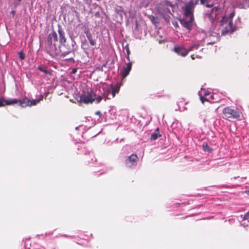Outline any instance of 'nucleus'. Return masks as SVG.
Instances as JSON below:
<instances>
[{
    "mask_svg": "<svg viewBox=\"0 0 249 249\" xmlns=\"http://www.w3.org/2000/svg\"><path fill=\"white\" fill-rule=\"evenodd\" d=\"M198 47H199L198 44H194L190 47V48L188 50L189 51V52L190 51H193L195 49H196V50L198 49Z\"/></svg>",
    "mask_w": 249,
    "mask_h": 249,
    "instance_id": "24",
    "label": "nucleus"
},
{
    "mask_svg": "<svg viewBox=\"0 0 249 249\" xmlns=\"http://www.w3.org/2000/svg\"><path fill=\"white\" fill-rule=\"evenodd\" d=\"M43 99V96L40 95L39 97L37 99H32V106H35L39 103Z\"/></svg>",
    "mask_w": 249,
    "mask_h": 249,
    "instance_id": "20",
    "label": "nucleus"
},
{
    "mask_svg": "<svg viewBox=\"0 0 249 249\" xmlns=\"http://www.w3.org/2000/svg\"><path fill=\"white\" fill-rule=\"evenodd\" d=\"M203 150L205 151L210 152L211 151V149L210 148L209 146L207 144V143H204L203 144Z\"/></svg>",
    "mask_w": 249,
    "mask_h": 249,
    "instance_id": "25",
    "label": "nucleus"
},
{
    "mask_svg": "<svg viewBox=\"0 0 249 249\" xmlns=\"http://www.w3.org/2000/svg\"><path fill=\"white\" fill-rule=\"evenodd\" d=\"M95 114L96 115H99L100 116V117L102 116V114H101V112L100 111H96Z\"/></svg>",
    "mask_w": 249,
    "mask_h": 249,
    "instance_id": "33",
    "label": "nucleus"
},
{
    "mask_svg": "<svg viewBox=\"0 0 249 249\" xmlns=\"http://www.w3.org/2000/svg\"><path fill=\"white\" fill-rule=\"evenodd\" d=\"M137 156L135 154H132L128 157L125 160V164L127 167L133 168L137 164Z\"/></svg>",
    "mask_w": 249,
    "mask_h": 249,
    "instance_id": "9",
    "label": "nucleus"
},
{
    "mask_svg": "<svg viewBox=\"0 0 249 249\" xmlns=\"http://www.w3.org/2000/svg\"><path fill=\"white\" fill-rule=\"evenodd\" d=\"M191 57L192 59L193 60L195 59V58L194 54L191 55Z\"/></svg>",
    "mask_w": 249,
    "mask_h": 249,
    "instance_id": "37",
    "label": "nucleus"
},
{
    "mask_svg": "<svg viewBox=\"0 0 249 249\" xmlns=\"http://www.w3.org/2000/svg\"><path fill=\"white\" fill-rule=\"evenodd\" d=\"M126 53H127V58L129 61H130L129 56V54H130V50L128 47H127V48H126Z\"/></svg>",
    "mask_w": 249,
    "mask_h": 249,
    "instance_id": "30",
    "label": "nucleus"
},
{
    "mask_svg": "<svg viewBox=\"0 0 249 249\" xmlns=\"http://www.w3.org/2000/svg\"><path fill=\"white\" fill-rule=\"evenodd\" d=\"M56 48L57 52H58L56 54H51V55L53 56L59 55L65 57L68 55H70V57L66 58V59L71 60L73 58L74 54V52L71 49L66 50V46L64 44L60 45V47H58Z\"/></svg>",
    "mask_w": 249,
    "mask_h": 249,
    "instance_id": "4",
    "label": "nucleus"
},
{
    "mask_svg": "<svg viewBox=\"0 0 249 249\" xmlns=\"http://www.w3.org/2000/svg\"><path fill=\"white\" fill-rule=\"evenodd\" d=\"M223 118L225 119H239L240 113L231 107H226L223 110Z\"/></svg>",
    "mask_w": 249,
    "mask_h": 249,
    "instance_id": "5",
    "label": "nucleus"
},
{
    "mask_svg": "<svg viewBox=\"0 0 249 249\" xmlns=\"http://www.w3.org/2000/svg\"><path fill=\"white\" fill-rule=\"evenodd\" d=\"M194 21V17L186 18L185 19L180 20L181 24L186 29L190 30L192 27V22Z\"/></svg>",
    "mask_w": 249,
    "mask_h": 249,
    "instance_id": "10",
    "label": "nucleus"
},
{
    "mask_svg": "<svg viewBox=\"0 0 249 249\" xmlns=\"http://www.w3.org/2000/svg\"><path fill=\"white\" fill-rule=\"evenodd\" d=\"M234 15H235V13L233 11L231 13H230L229 16H226L227 17V18H228V19H230V20H231L232 21V18L234 16Z\"/></svg>",
    "mask_w": 249,
    "mask_h": 249,
    "instance_id": "27",
    "label": "nucleus"
},
{
    "mask_svg": "<svg viewBox=\"0 0 249 249\" xmlns=\"http://www.w3.org/2000/svg\"><path fill=\"white\" fill-rule=\"evenodd\" d=\"M76 71H77V69H73L72 70L71 72L72 73H76Z\"/></svg>",
    "mask_w": 249,
    "mask_h": 249,
    "instance_id": "36",
    "label": "nucleus"
},
{
    "mask_svg": "<svg viewBox=\"0 0 249 249\" xmlns=\"http://www.w3.org/2000/svg\"><path fill=\"white\" fill-rule=\"evenodd\" d=\"M110 88V87H107L106 90H104L103 95L105 97H106L107 99H110V95L111 96V92L109 91V89Z\"/></svg>",
    "mask_w": 249,
    "mask_h": 249,
    "instance_id": "18",
    "label": "nucleus"
},
{
    "mask_svg": "<svg viewBox=\"0 0 249 249\" xmlns=\"http://www.w3.org/2000/svg\"><path fill=\"white\" fill-rule=\"evenodd\" d=\"M220 22L224 28L221 33L222 36H225L234 32V27L233 26L232 22L230 19H228L226 16L222 17Z\"/></svg>",
    "mask_w": 249,
    "mask_h": 249,
    "instance_id": "3",
    "label": "nucleus"
},
{
    "mask_svg": "<svg viewBox=\"0 0 249 249\" xmlns=\"http://www.w3.org/2000/svg\"><path fill=\"white\" fill-rule=\"evenodd\" d=\"M67 56H68V57H67V58H68V57H70V55H67Z\"/></svg>",
    "mask_w": 249,
    "mask_h": 249,
    "instance_id": "43",
    "label": "nucleus"
},
{
    "mask_svg": "<svg viewBox=\"0 0 249 249\" xmlns=\"http://www.w3.org/2000/svg\"><path fill=\"white\" fill-rule=\"evenodd\" d=\"M18 56L20 59L23 60L24 58V54L22 52H20L18 53Z\"/></svg>",
    "mask_w": 249,
    "mask_h": 249,
    "instance_id": "28",
    "label": "nucleus"
},
{
    "mask_svg": "<svg viewBox=\"0 0 249 249\" xmlns=\"http://www.w3.org/2000/svg\"><path fill=\"white\" fill-rule=\"evenodd\" d=\"M115 11L116 14L122 18L124 12H123L122 8L120 7L119 8H116Z\"/></svg>",
    "mask_w": 249,
    "mask_h": 249,
    "instance_id": "21",
    "label": "nucleus"
},
{
    "mask_svg": "<svg viewBox=\"0 0 249 249\" xmlns=\"http://www.w3.org/2000/svg\"><path fill=\"white\" fill-rule=\"evenodd\" d=\"M210 92L208 91H205L204 89H202V95L203 94L204 96H207L210 94Z\"/></svg>",
    "mask_w": 249,
    "mask_h": 249,
    "instance_id": "29",
    "label": "nucleus"
},
{
    "mask_svg": "<svg viewBox=\"0 0 249 249\" xmlns=\"http://www.w3.org/2000/svg\"><path fill=\"white\" fill-rule=\"evenodd\" d=\"M19 103L22 107H25L27 106L31 105V102L29 100L27 104L24 102H21L20 100L17 99H11L8 100H5L3 98H0V107H3L6 105H11Z\"/></svg>",
    "mask_w": 249,
    "mask_h": 249,
    "instance_id": "6",
    "label": "nucleus"
},
{
    "mask_svg": "<svg viewBox=\"0 0 249 249\" xmlns=\"http://www.w3.org/2000/svg\"><path fill=\"white\" fill-rule=\"evenodd\" d=\"M38 69L46 74H51V71L46 67H41L40 66H39L38 67Z\"/></svg>",
    "mask_w": 249,
    "mask_h": 249,
    "instance_id": "19",
    "label": "nucleus"
},
{
    "mask_svg": "<svg viewBox=\"0 0 249 249\" xmlns=\"http://www.w3.org/2000/svg\"><path fill=\"white\" fill-rule=\"evenodd\" d=\"M173 7V4L170 1L168 0H163L158 4V11L165 20H169L168 14L173 15L170 10V8H172Z\"/></svg>",
    "mask_w": 249,
    "mask_h": 249,
    "instance_id": "2",
    "label": "nucleus"
},
{
    "mask_svg": "<svg viewBox=\"0 0 249 249\" xmlns=\"http://www.w3.org/2000/svg\"><path fill=\"white\" fill-rule=\"evenodd\" d=\"M12 14H15V11H12L11 12Z\"/></svg>",
    "mask_w": 249,
    "mask_h": 249,
    "instance_id": "39",
    "label": "nucleus"
},
{
    "mask_svg": "<svg viewBox=\"0 0 249 249\" xmlns=\"http://www.w3.org/2000/svg\"><path fill=\"white\" fill-rule=\"evenodd\" d=\"M85 33L86 35V36H87V34H91L89 31V29H87V30L85 31Z\"/></svg>",
    "mask_w": 249,
    "mask_h": 249,
    "instance_id": "34",
    "label": "nucleus"
},
{
    "mask_svg": "<svg viewBox=\"0 0 249 249\" xmlns=\"http://www.w3.org/2000/svg\"><path fill=\"white\" fill-rule=\"evenodd\" d=\"M237 178V177H234V179H236Z\"/></svg>",
    "mask_w": 249,
    "mask_h": 249,
    "instance_id": "44",
    "label": "nucleus"
},
{
    "mask_svg": "<svg viewBox=\"0 0 249 249\" xmlns=\"http://www.w3.org/2000/svg\"><path fill=\"white\" fill-rule=\"evenodd\" d=\"M79 98L80 101L82 102L85 104L91 103L95 101V93L92 90L84 91Z\"/></svg>",
    "mask_w": 249,
    "mask_h": 249,
    "instance_id": "7",
    "label": "nucleus"
},
{
    "mask_svg": "<svg viewBox=\"0 0 249 249\" xmlns=\"http://www.w3.org/2000/svg\"><path fill=\"white\" fill-rule=\"evenodd\" d=\"M200 99L202 103H204L205 101H208V99L206 98H204L202 96V88L201 89V92H199Z\"/></svg>",
    "mask_w": 249,
    "mask_h": 249,
    "instance_id": "23",
    "label": "nucleus"
},
{
    "mask_svg": "<svg viewBox=\"0 0 249 249\" xmlns=\"http://www.w3.org/2000/svg\"><path fill=\"white\" fill-rule=\"evenodd\" d=\"M200 3L208 8H211L213 6V3H210L209 0H200Z\"/></svg>",
    "mask_w": 249,
    "mask_h": 249,
    "instance_id": "17",
    "label": "nucleus"
},
{
    "mask_svg": "<svg viewBox=\"0 0 249 249\" xmlns=\"http://www.w3.org/2000/svg\"><path fill=\"white\" fill-rule=\"evenodd\" d=\"M218 2H219L218 0H213V2H211L210 1H209L210 3H213V5L215 4L218 3Z\"/></svg>",
    "mask_w": 249,
    "mask_h": 249,
    "instance_id": "32",
    "label": "nucleus"
},
{
    "mask_svg": "<svg viewBox=\"0 0 249 249\" xmlns=\"http://www.w3.org/2000/svg\"><path fill=\"white\" fill-rule=\"evenodd\" d=\"M211 98L212 99H213V95H211Z\"/></svg>",
    "mask_w": 249,
    "mask_h": 249,
    "instance_id": "40",
    "label": "nucleus"
},
{
    "mask_svg": "<svg viewBox=\"0 0 249 249\" xmlns=\"http://www.w3.org/2000/svg\"><path fill=\"white\" fill-rule=\"evenodd\" d=\"M242 217V224L246 226H249V211L246 213L244 215H241Z\"/></svg>",
    "mask_w": 249,
    "mask_h": 249,
    "instance_id": "14",
    "label": "nucleus"
},
{
    "mask_svg": "<svg viewBox=\"0 0 249 249\" xmlns=\"http://www.w3.org/2000/svg\"><path fill=\"white\" fill-rule=\"evenodd\" d=\"M245 4L249 7V0H245Z\"/></svg>",
    "mask_w": 249,
    "mask_h": 249,
    "instance_id": "35",
    "label": "nucleus"
},
{
    "mask_svg": "<svg viewBox=\"0 0 249 249\" xmlns=\"http://www.w3.org/2000/svg\"><path fill=\"white\" fill-rule=\"evenodd\" d=\"M132 68V63L130 62L126 63V66L123 68V70L121 71V74L122 75L123 78H124L126 76H127L130 71L131 70Z\"/></svg>",
    "mask_w": 249,
    "mask_h": 249,
    "instance_id": "12",
    "label": "nucleus"
},
{
    "mask_svg": "<svg viewBox=\"0 0 249 249\" xmlns=\"http://www.w3.org/2000/svg\"><path fill=\"white\" fill-rule=\"evenodd\" d=\"M196 58H201V57H200V56H199V55H196Z\"/></svg>",
    "mask_w": 249,
    "mask_h": 249,
    "instance_id": "38",
    "label": "nucleus"
},
{
    "mask_svg": "<svg viewBox=\"0 0 249 249\" xmlns=\"http://www.w3.org/2000/svg\"><path fill=\"white\" fill-rule=\"evenodd\" d=\"M29 240H27L25 241V248H28L29 249H30L29 247H28V245H30V244L29 243Z\"/></svg>",
    "mask_w": 249,
    "mask_h": 249,
    "instance_id": "31",
    "label": "nucleus"
},
{
    "mask_svg": "<svg viewBox=\"0 0 249 249\" xmlns=\"http://www.w3.org/2000/svg\"><path fill=\"white\" fill-rule=\"evenodd\" d=\"M174 51L178 55L185 56L189 53V51L183 46H175Z\"/></svg>",
    "mask_w": 249,
    "mask_h": 249,
    "instance_id": "11",
    "label": "nucleus"
},
{
    "mask_svg": "<svg viewBox=\"0 0 249 249\" xmlns=\"http://www.w3.org/2000/svg\"><path fill=\"white\" fill-rule=\"evenodd\" d=\"M87 37L91 45L94 46L96 44V40L93 39L91 34H87Z\"/></svg>",
    "mask_w": 249,
    "mask_h": 249,
    "instance_id": "16",
    "label": "nucleus"
},
{
    "mask_svg": "<svg viewBox=\"0 0 249 249\" xmlns=\"http://www.w3.org/2000/svg\"><path fill=\"white\" fill-rule=\"evenodd\" d=\"M245 192V193H249V191H246V192Z\"/></svg>",
    "mask_w": 249,
    "mask_h": 249,
    "instance_id": "42",
    "label": "nucleus"
},
{
    "mask_svg": "<svg viewBox=\"0 0 249 249\" xmlns=\"http://www.w3.org/2000/svg\"><path fill=\"white\" fill-rule=\"evenodd\" d=\"M58 33L59 39L57 33L53 31L48 36L45 43V48L46 51L51 54H56L57 53V47H60V45L64 44L66 41L65 36V32L61 26L58 25Z\"/></svg>",
    "mask_w": 249,
    "mask_h": 249,
    "instance_id": "1",
    "label": "nucleus"
},
{
    "mask_svg": "<svg viewBox=\"0 0 249 249\" xmlns=\"http://www.w3.org/2000/svg\"><path fill=\"white\" fill-rule=\"evenodd\" d=\"M102 99V97L101 96H98L96 97V94L95 93V101H96L97 103H100Z\"/></svg>",
    "mask_w": 249,
    "mask_h": 249,
    "instance_id": "26",
    "label": "nucleus"
},
{
    "mask_svg": "<svg viewBox=\"0 0 249 249\" xmlns=\"http://www.w3.org/2000/svg\"><path fill=\"white\" fill-rule=\"evenodd\" d=\"M218 10L219 8L217 6H215L212 8L210 13L207 14V15L211 21H213L214 20L213 18V15H215V17H216Z\"/></svg>",
    "mask_w": 249,
    "mask_h": 249,
    "instance_id": "13",
    "label": "nucleus"
},
{
    "mask_svg": "<svg viewBox=\"0 0 249 249\" xmlns=\"http://www.w3.org/2000/svg\"><path fill=\"white\" fill-rule=\"evenodd\" d=\"M119 90V89L118 88L111 86L110 88L109 89V91L111 92V97L114 98L115 96V94L118 93Z\"/></svg>",
    "mask_w": 249,
    "mask_h": 249,
    "instance_id": "15",
    "label": "nucleus"
},
{
    "mask_svg": "<svg viewBox=\"0 0 249 249\" xmlns=\"http://www.w3.org/2000/svg\"><path fill=\"white\" fill-rule=\"evenodd\" d=\"M246 178V177H245V178H241V179H243V178Z\"/></svg>",
    "mask_w": 249,
    "mask_h": 249,
    "instance_id": "45",
    "label": "nucleus"
},
{
    "mask_svg": "<svg viewBox=\"0 0 249 249\" xmlns=\"http://www.w3.org/2000/svg\"><path fill=\"white\" fill-rule=\"evenodd\" d=\"M19 1H20L21 0H18Z\"/></svg>",
    "mask_w": 249,
    "mask_h": 249,
    "instance_id": "46",
    "label": "nucleus"
},
{
    "mask_svg": "<svg viewBox=\"0 0 249 249\" xmlns=\"http://www.w3.org/2000/svg\"><path fill=\"white\" fill-rule=\"evenodd\" d=\"M160 136L159 133H154L151 134L150 138L152 140H155Z\"/></svg>",
    "mask_w": 249,
    "mask_h": 249,
    "instance_id": "22",
    "label": "nucleus"
},
{
    "mask_svg": "<svg viewBox=\"0 0 249 249\" xmlns=\"http://www.w3.org/2000/svg\"><path fill=\"white\" fill-rule=\"evenodd\" d=\"M75 129H76V130H77V129H78V126L76 127H75Z\"/></svg>",
    "mask_w": 249,
    "mask_h": 249,
    "instance_id": "41",
    "label": "nucleus"
},
{
    "mask_svg": "<svg viewBox=\"0 0 249 249\" xmlns=\"http://www.w3.org/2000/svg\"><path fill=\"white\" fill-rule=\"evenodd\" d=\"M194 8L195 4L192 1L186 4L185 7L183 8L186 18H191V17H194L193 13Z\"/></svg>",
    "mask_w": 249,
    "mask_h": 249,
    "instance_id": "8",
    "label": "nucleus"
}]
</instances>
